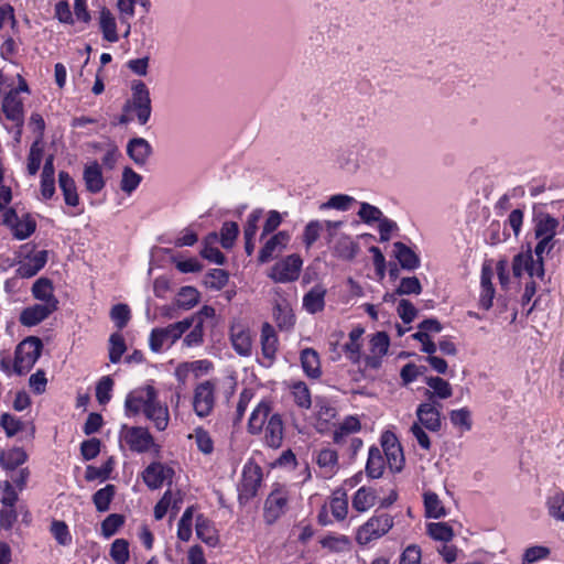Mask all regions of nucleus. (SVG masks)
I'll use <instances>...</instances> for the list:
<instances>
[{
    "instance_id": "f8f14e48",
    "label": "nucleus",
    "mask_w": 564,
    "mask_h": 564,
    "mask_svg": "<svg viewBox=\"0 0 564 564\" xmlns=\"http://www.w3.org/2000/svg\"><path fill=\"white\" fill-rule=\"evenodd\" d=\"M441 410V403L425 401L419 404L415 411L417 423L431 432H438L442 426Z\"/></svg>"
},
{
    "instance_id": "a878e982",
    "label": "nucleus",
    "mask_w": 564,
    "mask_h": 564,
    "mask_svg": "<svg viewBox=\"0 0 564 564\" xmlns=\"http://www.w3.org/2000/svg\"><path fill=\"white\" fill-rule=\"evenodd\" d=\"M325 295L326 289L323 285L313 286L304 296H303V307L310 314H316L324 310L325 307Z\"/></svg>"
},
{
    "instance_id": "79ce46f5",
    "label": "nucleus",
    "mask_w": 564,
    "mask_h": 564,
    "mask_svg": "<svg viewBox=\"0 0 564 564\" xmlns=\"http://www.w3.org/2000/svg\"><path fill=\"white\" fill-rule=\"evenodd\" d=\"M356 203V199L352 196L347 194H336L332 195L327 202L321 204L319 209H336L340 212L349 210L351 205Z\"/></svg>"
},
{
    "instance_id": "052dcab7",
    "label": "nucleus",
    "mask_w": 564,
    "mask_h": 564,
    "mask_svg": "<svg viewBox=\"0 0 564 564\" xmlns=\"http://www.w3.org/2000/svg\"><path fill=\"white\" fill-rule=\"evenodd\" d=\"M239 227L235 221H226L220 230V243L225 249H229L234 246V242L238 236Z\"/></svg>"
},
{
    "instance_id": "2eb2a0df",
    "label": "nucleus",
    "mask_w": 564,
    "mask_h": 564,
    "mask_svg": "<svg viewBox=\"0 0 564 564\" xmlns=\"http://www.w3.org/2000/svg\"><path fill=\"white\" fill-rule=\"evenodd\" d=\"M173 475L174 470L171 467L155 462L143 470L142 478L150 489H158L165 481L171 482Z\"/></svg>"
},
{
    "instance_id": "a18cd8bd",
    "label": "nucleus",
    "mask_w": 564,
    "mask_h": 564,
    "mask_svg": "<svg viewBox=\"0 0 564 564\" xmlns=\"http://www.w3.org/2000/svg\"><path fill=\"white\" fill-rule=\"evenodd\" d=\"M115 495V486L107 485L106 487L97 490L93 496V501L99 512H105L109 509L110 502Z\"/></svg>"
},
{
    "instance_id": "de8ad7c7",
    "label": "nucleus",
    "mask_w": 564,
    "mask_h": 564,
    "mask_svg": "<svg viewBox=\"0 0 564 564\" xmlns=\"http://www.w3.org/2000/svg\"><path fill=\"white\" fill-rule=\"evenodd\" d=\"M43 158V147L42 142H40V139H36L31 148L30 153L28 156V172L30 175H35L41 166Z\"/></svg>"
},
{
    "instance_id": "0eeeda50",
    "label": "nucleus",
    "mask_w": 564,
    "mask_h": 564,
    "mask_svg": "<svg viewBox=\"0 0 564 564\" xmlns=\"http://www.w3.org/2000/svg\"><path fill=\"white\" fill-rule=\"evenodd\" d=\"M120 442L126 443L132 452L145 453L154 446L153 436L148 429L123 424L119 432Z\"/></svg>"
},
{
    "instance_id": "774afa93",
    "label": "nucleus",
    "mask_w": 564,
    "mask_h": 564,
    "mask_svg": "<svg viewBox=\"0 0 564 564\" xmlns=\"http://www.w3.org/2000/svg\"><path fill=\"white\" fill-rule=\"evenodd\" d=\"M390 339L384 332L376 333L370 340V352L386 356L389 349Z\"/></svg>"
},
{
    "instance_id": "423d86ee",
    "label": "nucleus",
    "mask_w": 564,
    "mask_h": 564,
    "mask_svg": "<svg viewBox=\"0 0 564 564\" xmlns=\"http://www.w3.org/2000/svg\"><path fill=\"white\" fill-rule=\"evenodd\" d=\"M216 383L213 380L199 382L193 392V409L197 416H208L216 402Z\"/></svg>"
},
{
    "instance_id": "69168bd1",
    "label": "nucleus",
    "mask_w": 564,
    "mask_h": 564,
    "mask_svg": "<svg viewBox=\"0 0 564 564\" xmlns=\"http://www.w3.org/2000/svg\"><path fill=\"white\" fill-rule=\"evenodd\" d=\"M123 522L124 519L122 516L117 513L109 514L101 523L102 535L107 539L117 533Z\"/></svg>"
},
{
    "instance_id": "393cba45",
    "label": "nucleus",
    "mask_w": 564,
    "mask_h": 564,
    "mask_svg": "<svg viewBox=\"0 0 564 564\" xmlns=\"http://www.w3.org/2000/svg\"><path fill=\"white\" fill-rule=\"evenodd\" d=\"M144 415L148 420L154 423V426L159 431H164L169 425V409L159 401L158 393L153 398L152 402L148 404Z\"/></svg>"
},
{
    "instance_id": "5fc2aeb1",
    "label": "nucleus",
    "mask_w": 564,
    "mask_h": 564,
    "mask_svg": "<svg viewBox=\"0 0 564 564\" xmlns=\"http://www.w3.org/2000/svg\"><path fill=\"white\" fill-rule=\"evenodd\" d=\"M110 556L117 564H126L129 560V543L124 539H117L110 547Z\"/></svg>"
},
{
    "instance_id": "6ab92c4d",
    "label": "nucleus",
    "mask_w": 564,
    "mask_h": 564,
    "mask_svg": "<svg viewBox=\"0 0 564 564\" xmlns=\"http://www.w3.org/2000/svg\"><path fill=\"white\" fill-rule=\"evenodd\" d=\"M558 226V219L547 213H540L533 217V230L535 238L554 240Z\"/></svg>"
},
{
    "instance_id": "864d4df0",
    "label": "nucleus",
    "mask_w": 564,
    "mask_h": 564,
    "mask_svg": "<svg viewBox=\"0 0 564 564\" xmlns=\"http://www.w3.org/2000/svg\"><path fill=\"white\" fill-rule=\"evenodd\" d=\"M110 318L117 328H124L131 318L129 306L122 303L113 305L110 311Z\"/></svg>"
},
{
    "instance_id": "2f4dec72",
    "label": "nucleus",
    "mask_w": 564,
    "mask_h": 564,
    "mask_svg": "<svg viewBox=\"0 0 564 564\" xmlns=\"http://www.w3.org/2000/svg\"><path fill=\"white\" fill-rule=\"evenodd\" d=\"M26 459L28 455L21 447H13L0 454L1 466L8 471H14L19 466L24 464Z\"/></svg>"
},
{
    "instance_id": "ddd939ff",
    "label": "nucleus",
    "mask_w": 564,
    "mask_h": 564,
    "mask_svg": "<svg viewBox=\"0 0 564 564\" xmlns=\"http://www.w3.org/2000/svg\"><path fill=\"white\" fill-rule=\"evenodd\" d=\"M382 449L389 468L394 471H401L404 463L402 448L392 433H386L381 440Z\"/></svg>"
},
{
    "instance_id": "37998d69",
    "label": "nucleus",
    "mask_w": 564,
    "mask_h": 564,
    "mask_svg": "<svg viewBox=\"0 0 564 564\" xmlns=\"http://www.w3.org/2000/svg\"><path fill=\"white\" fill-rule=\"evenodd\" d=\"M294 402L302 409H310L312 405L311 392L307 384L303 381H296L291 387Z\"/></svg>"
},
{
    "instance_id": "c9c22d12",
    "label": "nucleus",
    "mask_w": 564,
    "mask_h": 564,
    "mask_svg": "<svg viewBox=\"0 0 564 564\" xmlns=\"http://www.w3.org/2000/svg\"><path fill=\"white\" fill-rule=\"evenodd\" d=\"M99 26L105 40L111 43L119 40L116 19L107 8H102L100 11Z\"/></svg>"
},
{
    "instance_id": "c756f323",
    "label": "nucleus",
    "mask_w": 564,
    "mask_h": 564,
    "mask_svg": "<svg viewBox=\"0 0 564 564\" xmlns=\"http://www.w3.org/2000/svg\"><path fill=\"white\" fill-rule=\"evenodd\" d=\"M301 365L304 373L312 378L318 379L322 375L321 361L317 351L313 348H305L300 355Z\"/></svg>"
},
{
    "instance_id": "58836bf2",
    "label": "nucleus",
    "mask_w": 564,
    "mask_h": 564,
    "mask_svg": "<svg viewBox=\"0 0 564 564\" xmlns=\"http://www.w3.org/2000/svg\"><path fill=\"white\" fill-rule=\"evenodd\" d=\"M360 430V422L355 416L346 417L334 432V442L343 444L346 442L350 434Z\"/></svg>"
},
{
    "instance_id": "e2e57ef3",
    "label": "nucleus",
    "mask_w": 564,
    "mask_h": 564,
    "mask_svg": "<svg viewBox=\"0 0 564 564\" xmlns=\"http://www.w3.org/2000/svg\"><path fill=\"white\" fill-rule=\"evenodd\" d=\"M192 437L195 438V443L197 445V448L203 454H210L214 451V442L207 431H205L203 427H197L194 430V434Z\"/></svg>"
},
{
    "instance_id": "09e8293b",
    "label": "nucleus",
    "mask_w": 564,
    "mask_h": 564,
    "mask_svg": "<svg viewBox=\"0 0 564 564\" xmlns=\"http://www.w3.org/2000/svg\"><path fill=\"white\" fill-rule=\"evenodd\" d=\"M549 514L557 521H564V492L557 491L546 501Z\"/></svg>"
},
{
    "instance_id": "bf43d9fd",
    "label": "nucleus",
    "mask_w": 564,
    "mask_h": 564,
    "mask_svg": "<svg viewBox=\"0 0 564 564\" xmlns=\"http://www.w3.org/2000/svg\"><path fill=\"white\" fill-rule=\"evenodd\" d=\"M141 181V175L127 166L122 172L121 189L130 195L140 185Z\"/></svg>"
},
{
    "instance_id": "4be33fe9",
    "label": "nucleus",
    "mask_w": 564,
    "mask_h": 564,
    "mask_svg": "<svg viewBox=\"0 0 564 564\" xmlns=\"http://www.w3.org/2000/svg\"><path fill=\"white\" fill-rule=\"evenodd\" d=\"M47 262V251L40 250L20 262L17 273L19 276L29 279L34 276Z\"/></svg>"
},
{
    "instance_id": "b1692460",
    "label": "nucleus",
    "mask_w": 564,
    "mask_h": 564,
    "mask_svg": "<svg viewBox=\"0 0 564 564\" xmlns=\"http://www.w3.org/2000/svg\"><path fill=\"white\" fill-rule=\"evenodd\" d=\"M430 389L425 391L426 401L438 403L437 399L445 400L452 397L453 389L448 381L441 377L426 378Z\"/></svg>"
},
{
    "instance_id": "dca6fc26",
    "label": "nucleus",
    "mask_w": 564,
    "mask_h": 564,
    "mask_svg": "<svg viewBox=\"0 0 564 564\" xmlns=\"http://www.w3.org/2000/svg\"><path fill=\"white\" fill-rule=\"evenodd\" d=\"M288 494L283 489L273 490L264 503V517L267 522L272 523L280 518L288 506Z\"/></svg>"
},
{
    "instance_id": "aec40b11",
    "label": "nucleus",
    "mask_w": 564,
    "mask_h": 564,
    "mask_svg": "<svg viewBox=\"0 0 564 564\" xmlns=\"http://www.w3.org/2000/svg\"><path fill=\"white\" fill-rule=\"evenodd\" d=\"M230 340L232 348L240 356H250L252 340L249 330L241 324H234L230 327Z\"/></svg>"
},
{
    "instance_id": "1a4fd4ad",
    "label": "nucleus",
    "mask_w": 564,
    "mask_h": 564,
    "mask_svg": "<svg viewBox=\"0 0 564 564\" xmlns=\"http://www.w3.org/2000/svg\"><path fill=\"white\" fill-rule=\"evenodd\" d=\"M261 480L262 470L258 465L248 463L243 466L241 481L238 487L241 503L249 501L257 495Z\"/></svg>"
},
{
    "instance_id": "e433bc0d",
    "label": "nucleus",
    "mask_w": 564,
    "mask_h": 564,
    "mask_svg": "<svg viewBox=\"0 0 564 564\" xmlns=\"http://www.w3.org/2000/svg\"><path fill=\"white\" fill-rule=\"evenodd\" d=\"M217 241L218 235L216 232L209 234L204 240V247L200 251V254L204 259H207L210 262L216 264H224L225 256L218 248L215 247Z\"/></svg>"
},
{
    "instance_id": "4468645a",
    "label": "nucleus",
    "mask_w": 564,
    "mask_h": 564,
    "mask_svg": "<svg viewBox=\"0 0 564 564\" xmlns=\"http://www.w3.org/2000/svg\"><path fill=\"white\" fill-rule=\"evenodd\" d=\"M260 339L262 352L260 364L264 367H270L275 359L279 340L273 326L269 323L262 325Z\"/></svg>"
},
{
    "instance_id": "7c9ffc66",
    "label": "nucleus",
    "mask_w": 564,
    "mask_h": 564,
    "mask_svg": "<svg viewBox=\"0 0 564 564\" xmlns=\"http://www.w3.org/2000/svg\"><path fill=\"white\" fill-rule=\"evenodd\" d=\"M32 295L42 303L58 307V300L54 295L53 283L50 279L40 278L36 280L32 286Z\"/></svg>"
},
{
    "instance_id": "0e129e2a",
    "label": "nucleus",
    "mask_w": 564,
    "mask_h": 564,
    "mask_svg": "<svg viewBox=\"0 0 564 564\" xmlns=\"http://www.w3.org/2000/svg\"><path fill=\"white\" fill-rule=\"evenodd\" d=\"M449 420L453 425L460 427L463 431L471 429L470 411L467 408L451 411Z\"/></svg>"
},
{
    "instance_id": "49530a36",
    "label": "nucleus",
    "mask_w": 564,
    "mask_h": 564,
    "mask_svg": "<svg viewBox=\"0 0 564 564\" xmlns=\"http://www.w3.org/2000/svg\"><path fill=\"white\" fill-rule=\"evenodd\" d=\"M50 532L59 545L68 546L72 544V534L64 521L54 520L51 523Z\"/></svg>"
},
{
    "instance_id": "cd10ccee",
    "label": "nucleus",
    "mask_w": 564,
    "mask_h": 564,
    "mask_svg": "<svg viewBox=\"0 0 564 564\" xmlns=\"http://www.w3.org/2000/svg\"><path fill=\"white\" fill-rule=\"evenodd\" d=\"M393 252L401 268L404 270L413 271L421 264L419 256L403 242H394Z\"/></svg>"
},
{
    "instance_id": "f257e3e1",
    "label": "nucleus",
    "mask_w": 564,
    "mask_h": 564,
    "mask_svg": "<svg viewBox=\"0 0 564 564\" xmlns=\"http://www.w3.org/2000/svg\"><path fill=\"white\" fill-rule=\"evenodd\" d=\"M248 431L257 435L263 431V441L271 448H279L283 442L284 425L279 413L271 414V404L262 400L251 412Z\"/></svg>"
},
{
    "instance_id": "c03bdc74",
    "label": "nucleus",
    "mask_w": 564,
    "mask_h": 564,
    "mask_svg": "<svg viewBox=\"0 0 564 564\" xmlns=\"http://www.w3.org/2000/svg\"><path fill=\"white\" fill-rule=\"evenodd\" d=\"M127 350L124 338L119 333H113L109 337V360L118 364Z\"/></svg>"
},
{
    "instance_id": "473e14b6",
    "label": "nucleus",
    "mask_w": 564,
    "mask_h": 564,
    "mask_svg": "<svg viewBox=\"0 0 564 564\" xmlns=\"http://www.w3.org/2000/svg\"><path fill=\"white\" fill-rule=\"evenodd\" d=\"M196 535L199 540L209 546H216L218 544V535L213 524L203 516L196 518Z\"/></svg>"
},
{
    "instance_id": "3c124183",
    "label": "nucleus",
    "mask_w": 564,
    "mask_h": 564,
    "mask_svg": "<svg viewBox=\"0 0 564 564\" xmlns=\"http://www.w3.org/2000/svg\"><path fill=\"white\" fill-rule=\"evenodd\" d=\"M324 230V224L321 220H311L306 224L303 231V243L306 249H310L321 237Z\"/></svg>"
},
{
    "instance_id": "39448f33",
    "label": "nucleus",
    "mask_w": 564,
    "mask_h": 564,
    "mask_svg": "<svg viewBox=\"0 0 564 564\" xmlns=\"http://www.w3.org/2000/svg\"><path fill=\"white\" fill-rule=\"evenodd\" d=\"M393 527V518L386 512L375 513L366 523L358 528L356 541L367 545L387 534Z\"/></svg>"
},
{
    "instance_id": "4d7b16f0",
    "label": "nucleus",
    "mask_w": 564,
    "mask_h": 564,
    "mask_svg": "<svg viewBox=\"0 0 564 564\" xmlns=\"http://www.w3.org/2000/svg\"><path fill=\"white\" fill-rule=\"evenodd\" d=\"M113 380L110 376H104L96 386V399L99 404H107L111 399Z\"/></svg>"
},
{
    "instance_id": "72a5a7b5",
    "label": "nucleus",
    "mask_w": 564,
    "mask_h": 564,
    "mask_svg": "<svg viewBox=\"0 0 564 564\" xmlns=\"http://www.w3.org/2000/svg\"><path fill=\"white\" fill-rule=\"evenodd\" d=\"M384 457L380 448L371 446L368 453L366 473L371 478H379L383 474Z\"/></svg>"
},
{
    "instance_id": "f704fd0d",
    "label": "nucleus",
    "mask_w": 564,
    "mask_h": 564,
    "mask_svg": "<svg viewBox=\"0 0 564 564\" xmlns=\"http://www.w3.org/2000/svg\"><path fill=\"white\" fill-rule=\"evenodd\" d=\"M334 348L332 349V359L337 360L341 356V351L345 354L346 358L352 364H359L361 361V343L351 341L348 339L341 347L340 350L337 349V344H333Z\"/></svg>"
},
{
    "instance_id": "a19ab883",
    "label": "nucleus",
    "mask_w": 564,
    "mask_h": 564,
    "mask_svg": "<svg viewBox=\"0 0 564 564\" xmlns=\"http://www.w3.org/2000/svg\"><path fill=\"white\" fill-rule=\"evenodd\" d=\"M376 501L375 492L366 487L359 488L352 498V507L360 512L369 510Z\"/></svg>"
},
{
    "instance_id": "f03ea898",
    "label": "nucleus",
    "mask_w": 564,
    "mask_h": 564,
    "mask_svg": "<svg viewBox=\"0 0 564 564\" xmlns=\"http://www.w3.org/2000/svg\"><path fill=\"white\" fill-rule=\"evenodd\" d=\"M152 113L151 97L148 86L142 80L131 83V97L122 107L119 123L127 124L137 121L140 126L149 122Z\"/></svg>"
},
{
    "instance_id": "7ed1b4c3",
    "label": "nucleus",
    "mask_w": 564,
    "mask_h": 564,
    "mask_svg": "<svg viewBox=\"0 0 564 564\" xmlns=\"http://www.w3.org/2000/svg\"><path fill=\"white\" fill-rule=\"evenodd\" d=\"M192 326L193 318H185L166 327L153 328L149 337L151 350L160 352L164 348H170Z\"/></svg>"
},
{
    "instance_id": "6e6d98bb",
    "label": "nucleus",
    "mask_w": 564,
    "mask_h": 564,
    "mask_svg": "<svg viewBox=\"0 0 564 564\" xmlns=\"http://www.w3.org/2000/svg\"><path fill=\"white\" fill-rule=\"evenodd\" d=\"M427 531L432 539L443 542L451 541L454 535L453 529L444 522L430 523Z\"/></svg>"
},
{
    "instance_id": "8fccbe9b",
    "label": "nucleus",
    "mask_w": 564,
    "mask_h": 564,
    "mask_svg": "<svg viewBox=\"0 0 564 564\" xmlns=\"http://www.w3.org/2000/svg\"><path fill=\"white\" fill-rule=\"evenodd\" d=\"M0 426L4 430L8 437H12L20 431H23L26 424L10 413H3L0 416Z\"/></svg>"
},
{
    "instance_id": "9d476101",
    "label": "nucleus",
    "mask_w": 564,
    "mask_h": 564,
    "mask_svg": "<svg viewBox=\"0 0 564 564\" xmlns=\"http://www.w3.org/2000/svg\"><path fill=\"white\" fill-rule=\"evenodd\" d=\"M302 265L303 260L299 254H290L273 265L270 276L280 283L295 281L299 279Z\"/></svg>"
},
{
    "instance_id": "bb28decb",
    "label": "nucleus",
    "mask_w": 564,
    "mask_h": 564,
    "mask_svg": "<svg viewBox=\"0 0 564 564\" xmlns=\"http://www.w3.org/2000/svg\"><path fill=\"white\" fill-rule=\"evenodd\" d=\"M83 178L86 189L89 193L97 194L105 187L101 167L97 162H93L85 166Z\"/></svg>"
},
{
    "instance_id": "a211bd4d",
    "label": "nucleus",
    "mask_w": 564,
    "mask_h": 564,
    "mask_svg": "<svg viewBox=\"0 0 564 564\" xmlns=\"http://www.w3.org/2000/svg\"><path fill=\"white\" fill-rule=\"evenodd\" d=\"M58 307L53 306V304L39 303L31 306L25 307L20 314V323L23 326H35L46 319L51 314H53Z\"/></svg>"
},
{
    "instance_id": "680f3d73",
    "label": "nucleus",
    "mask_w": 564,
    "mask_h": 564,
    "mask_svg": "<svg viewBox=\"0 0 564 564\" xmlns=\"http://www.w3.org/2000/svg\"><path fill=\"white\" fill-rule=\"evenodd\" d=\"M36 228L35 221L29 216H24L19 220L17 226L13 228V235L17 239L23 240L29 238Z\"/></svg>"
},
{
    "instance_id": "412c9836",
    "label": "nucleus",
    "mask_w": 564,
    "mask_h": 564,
    "mask_svg": "<svg viewBox=\"0 0 564 564\" xmlns=\"http://www.w3.org/2000/svg\"><path fill=\"white\" fill-rule=\"evenodd\" d=\"M290 241V234L288 231H279L267 240L264 246L259 252V261L265 263L270 261L274 254L281 252Z\"/></svg>"
},
{
    "instance_id": "603ef678",
    "label": "nucleus",
    "mask_w": 564,
    "mask_h": 564,
    "mask_svg": "<svg viewBox=\"0 0 564 564\" xmlns=\"http://www.w3.org/2000/svg\"><path fill=\"white\" fill-rule=\"evenodd\" d=\"M229 275L223 269H213L206 273L204 284L213 290H221L228 282Z\"/></svg>"
},
{
    "instance_id": "9b49d317",
    "label": "nucleus",
    "mask_w": 564,
    "mask_h": 564,
    "mask_svg": "<svg viewBox=\"0 0 564 564\" xmlns=\"http://www.w3.org/2000/svg\"><path fill=\"white\" fill-rule=\"evenodd\" d=\"M156 390L152 386H145L131 391L124 401V411L127 416H134L140 412L145 413L148 404H150L156 394Z\"/></svg>"
},
{
    "instance_id": "c85d7f7f",
    "label": "nucleus",
    "mask_w": 564,
    "mask_h": 564,
    "mask_svg": "<svg viewBox=\"0 0 564 564\" xmlns=\"http://www.w3.org/2000/svg\"><path fill=\"white\" fill-rule=\"evenodd\" d=\"M58 185L63 193L65 204L70 207L78 206L79 196L77 194V186L69 173L65 171L58 173Z\"/></svg>"
},
{
    "instance_id": "ea45409f",
    "label": "nucleus",
    "mask_w": 564,
    "mask_h": 564,
    "mask_svg": "<svg viewBox=\"0 0 564 564\" xmlns=\"http://www.w3.org/2000/svg\"><path fill=\"white\" fill-rule=\"evenodd\" d=\"M423 498L427 518L440 519L446 516L445 508L435 492L426 491Z\"/></svg>"
},
{
    "instance_id": "f3484780",
    "label": "nucleus",
    "mask_w": 564,
    "mask_h": 564,
    "mask_svg": "<svg viewBox=\"0 0 564 564\" xmlns=\"http://www.w3.org/2000/svg\"><path fill=\"white\" fill-rule=\"evenodd\" d=\"M2 111L6 118L14 124L24 122L23 100L19 96V89H11L3 98Z\"/></svg>"
},
{
    "instance_id": "6e6552de",
    "label": "nucleus",
    "mask_w": 564,
    "mask_h": 564,
    "mask_svg": "<svg viewBox=\"0 0 564 564\" xmlns=\"http://www.w3.org/2000/svg\"><path fill=\"white\" fill-rule=\"evenodd\" d=\"M312 460L316 464V476L332 479L339 470V457L336 449L330 447L316 448L312 453Z\"/></svg>"
},
{
    "instance_id": "20e7f679",
    "label": "nucleus",
    "mask_w": 564,
    "mask_h": 564,
    "mask_svg": "<svg viewBox=\"0 0 564 564\" xmlns=\"http://www.w3.org/2000/svg\"><path fill=\"white\" fill-rule=\"evenodd\" d=\"M42 349L43 344L39 337L30 336L22 340L15 348L14 373H28L40 358Z\"/></svg>"
},
{
    "instance_id": "338daca9",
    "label": "nucleus",
    "mask_w": 564,
    "mask_h": 564,
    "mask_svg": "<svg viewBox=\"0 0 564 564\" xmlns=\"http://www.w3.org/2000/svg\"><path fill=\"white\" fill-rule=\"evenodd\" d=\"M358 216L364 223L372 224L375 221L379 223V220L383 217V214L378 207L369 203L362 202L360 203Z\"/></svg>"
},
{
    "instance_id": "4c0bfd02",
    "label": "nucleus",
    "mask_w": 564,
    "mask_h": 564,
    "mask_svg": "<svg viewBox=\"0 0 564 564\" xmlns=\"http://www.w3.org/2000/svg\"><path fill=\"white\" fill-rule=\"evenodd\" d=\"M319 543L322 547L335 553L347 552L351 546L349 538L343 534H327L321 539Z\"/></svg>"
},
{
    "instance_id": "13d9d810",
    "label": "nucleus",
    "mask_w": 564,
    "mask_h": 564,
    "mask_svg": "<svg viewBox=\"0 0 564 564\" xmlns=\"http://www.w3.org/2000/svg\"><path fill=\"white\" fill-rule=\"evenodd\" d=\"M422 292V285L416 276L402 278L395 290L398 295H419Z\"/></svg>"
},
{
    "instance_id": "5701e85b",
    "label": "nucleus",
    "mask_w": 564,
    "mask_h": 564,
    "mask_svg": "<svg viewBox=\"0 0 564 564\" xmlns=\"http://www.w3.org/2000/svg\"><path fill=\"white\" fill-rule=\"evenodd\" d=\"M127 154L138 166H143L152 154V147L144 138H133L127 144Z\"/></svg>"
}]
</instances>
